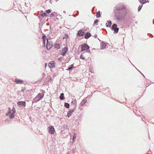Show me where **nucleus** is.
<instances>
[{
	"instance_id": "1",
	"label": "nucleus",
	"mask_w": 154,
	"mask_h": 154,
	"mask_svg": "<svg viewBox=\"0 0 154 154\" xmlns=\"http://www.w3.org/2000/svg\"><path fill=\"white\" fill-rule=\"evenodd\" d=\"M117 14L116 18L117 20H123L127 15V9L125 5H122L119 6L117 9Z\"/></svg>"
},
{
	"instance_id": "2",
	"label": "nucleus",
	"mask_w": 154,
	"mask_h": 154,
	"mask_svg": "<svg viewBox=\"0 0 154 154\" xmlns=\"http://www.w3.org/2000/svg\"><path fill=\"white\" fill-rule=\"evenodd\" d=\"M9 111L7 113L6 115L8 116L10 114L9 118L10 119H13L14 118V115L16 113V110L13 107V108L11 110L10 107L8 108Z\"/></svg>"
},
{
	"instance_id": "3",
	"label": "nucleus",
	"mask_w": 154,
	"mask_h": 154,
	"mask_svg": "<svg viewBox=\"0 0 154 154\" xmlns=\"http://www.w3.org/2000/svg\"><path fill=\"white\" fill-rule=\"evenodd\" d=\"M44 92L39 93L32 100V103H36L41 100L44 97Z\"/></svg>"
},
{
	"instance_id": "4",
	"label": "nucleus",
	"mask_w": 154,
	"mask_h": 154,
	"mask_svg": "<svg viewBox=\"0 0 154 154\" xmlns=\"http://www.w3.org/2000/svg\"><path fill=\"white\" fill-rule=\"evenodd\" d=\"M50 40V39H46L47 42L46 47L48 50H49L52 48L53 46V43Z\"/></svg>"
},
{
	"instance_id": "5",
	"label": "nucleus",
	"mask_w": 154,
	"mask_h": 154,
	"mask_svg": "<svg viewBox=\"0 0 154 154\" xmlns=\"http://www.w3.org/2000/svg\"><path fill=\"white\" fill-rule=\"evenodd\" d=\"M117 25L116 24H114L112 26V29L114 30V33H117L118 32L119 28H117Z\"/></svg>"
},
{
	"instance_id": "6",
	"label": "nucleus",
	"mask_w": 154,
	"mask_h": 154,
	"mask_svg": "<svg viewBox=\"0 0 154 154\" xmlns=\"http://www.w3.org/2000/svg\"><path fill=\"white\" fill-rule=\"evenodd\" d=\"M89 48V47L86 44H84L82 45L81 46L82 51H85V50L88 49Z\"/></svg>"
},
{
	"instance_id": "7",
	"label": "nucleus",
	"mask_w": 154,
	"mask_h": 154,
	"mask_svg": "<svg viewBox=\"0 0 154 154\" xmlns=\"http://www.w3.org/2000/svg\"><path fill=\"white\" fill-rule=\"evenodd\" d=\"M55 63L54 61H51L48 63V66L50 68L55 67Z\"/></svg>"
},
{
	"instance_id": "8",
	"label": "nucleus",
	"mask_w": 154,
	"mask_h": 154,
	"mask_svg": "<svg viewBox=\"0 0 154 154\" xmlns=\"http://www.w3.org/2000/svg\"><path fill=\"white\" fill-rule=\"evenodd\" d=\"M49 132L51 134H53L55 133L54 128L53 126H51L49 127Z\"/></svg>"
},
{
	"instance_id": "9",
	"label": "nucleus",
	"mask_w": 154,
	"mask_h": 154,
	"mask_svg": "<svg viewBox=\"0 0 154 154\" xmlns=\"http://www.w3.org/2000/svg\"><path fill=\"white\" fill-rule=\"evenodd\" d=\"M18 105L20 107L22 106H25L26 102L25 101H20L18 102L17 103Z\"/></svg>"
},
{
	"instance_id": "10",
	"label": "nucleus",
	"mask_w": 154,
	"mask_h": 154,
	"mask_svg": "<svg viewBox=\"0 0 154 154\" xmlns=\"http://www.w3.org/2000/svg\"><path fill=\"white\" fill-rule=\"evenodd\" d=\"M74 110V109H71L68 112L67 116L69 118L71 116Z\"/></svg>"
},
{
	"instance_id": "11",
	"label": "nucleus",
	"mask_w": 154,
	"mask_h": 154,
	"mask_svg": "<svg viewBox=\"0 0 154 154\" xmlns=\"http://www.w3.org/2000/svg\"><path fill=\"white\" fill-rule=\"evenodd\" d=\"M68 51V49L66 47H65L62 50L63 53L62 54L63 56H64L65 55L66 53Z\"/></svg>"
},
{
	"instance_id": "12",
	"label": "nucleus",
	"mask_w": 154,
	"mask_h": 154,
	"mask_svg": "<svg viewBox=\"0 0 154 154\" xmlns=\"http://www.w3.org/2000/svg\"><path fill=\"white\" fill-rule=\"evenodd\" d=\"M84 33V30H81L78 32V34L79 36H82L83 35Z\"/></svg>"
},
{
	"instance_id": "13",
	"label": "nucleus",
	"mask_w": 154,
	"mask_h": 154,
	"mask_svg": "<svg viewBox=\"0 0 154 154\" xmlns=\"http://www.w3.org/2000/svg\"><path fill=\"white\" fill-rule=\"evenodd\" d=\"M85 36L86 39H88L91 36V34L89 32H87L85 35Z\"/></svg>"
},
{
	"instance_id": "14",
	"label": "nucleus",
	"mask_w": 154,
	"mask_h": 154,
	"mask_svg": "<svg viewBox=\"0 0 154 154\" xmlns=\"http://www.w3.org/2000/svg\"><path fill=\"white\" fill-rule=\"evenodd\" d=\"M87 100L86 99H84L80 103V105L81 106H83V105L86 103Z\"/></svg>"
},
{
	"instance_id": "15",
	"label": "nucleus",
	"mask_w": 154,
	"mask_h": 154,
	"mask_svg": "<svg viewBox=\"0 0 154 154\" xmlns=\"http://www.w3.org/2000/svg\"><path fill=\"white\" fill-rule=\"evenodd\" d=\"M106 44L104 43H102L101 44V49H104L106 47Z\"/></svg>"
},
{
	"instance_id": "16",
	"label": "nucleus",
	"mask_w": 154,
	"mask_h": 154,
	"mask_svg": "<svg viewBox=\"0 0 154 154\" xmlns=\"http://www.w3.org/2000/svg\"><path fill=\"white\" fill-rule=\"evenodd\" d=\"M15 82L17 83H22L23 81L21 80H20L18 79H16L15 80Z\"/></svg>"
},
{
	"instance_id": "17",
	"label": "nucleus",
	"mask_w": 154,
	"mask_h": 154,
	"mask_svg": "<svg viewBox=\"0 0 154 154\" xmlns=\"http://www.w3.org/2000/svg\"><path fill=\"white\" fill-rule=\"evenodd\" d=\"M107 22L108 23H106V26L107 27H110L111 26V24H112L111 21H108Z\"/></svg>"
},
{
	"instance_id": "18",
	"label": "nucleus",
	"mask_w": 154,
	"mask_h": 154,
	"mask_svg": "<svg viewBox=\"0 0 154 154\" xmlns=\"http://www.w3.org/2000/svg\"><path fill=\"white\" fill-rule=\"evenodd\" d=\"M54 47L55 48L59 49L60 48V45L59 44H56L55 45Z\"/></svg>"
},
{
	"instance_id": "19",
	"label": "nucleus",
	"mask_w": 154,
	"mask_h": 154,
	"mask_svg": "<svg viewBox=\"0 0 154 154\" xmlns=\"http://www.w3.org/2000/svg\"><path fill=\"white\" fill-rule=\"evenodd\" d=\"M64 94L63 93H61L60 94V99L61 100H63L64 98Z\"/></svg>"
},
{
	"instance_id": "20",
	"label": "nucleus",
	"mask_w": 154,
	"mask_h": 154,
	"mask_svg": "<svg viewBox=\"0 0 154 154\" xmlns=\"http://www.w3.org/2000/svg\"><path fill=\"white\" fill-rule=\"evenodd\" d=\"M64 106L67 108H68L69 107V103H65L64 104Z\"/></svg>"
},
{
	"instance_id": "21",
	"label": "nucleus",
	"mask_w": 154,
	"mask_h": 154,
	"mask_svg": "<svg viewBox=\"0 0 154 154\" xmlns=\"http://www.w3.org/2000/svg\"><path fill=\"white\" fill-rule=\"evenodd\" d=\"M45 35H43L42 36L43 43L45 45L46 43V39L45 38Z\"/></svg>"
},
{
	"instance_id": "22",
	"label": "nucleus",
	"mask_w": 154,
	"mask_h": 154,
	"mask_svg": "<svg viewBox=\"0 0 154 154\" xmlns=\"http://www.w3.org/2000/svg\"><path fill=\"white\" fill-rule=\"evenodd\" d=\"M148 0H141L140 2L141 3L143 4L146 2Z\"/></svg>"
},
{
	"instance_id": "23",
	"label": "nucleus",
	"mask_w": 154,
	"mask_h": 154,
	"mask_svg": "<svg viewBox=\"0 0 154 154\" xmlns=\"http://www.w3.org/2000/svg\"><path fill=\"white\" fill-rule=\"evenodd\" d=\"M100 11H98L97 13L96 16L97 18L100 17Z\"/></svg>"
},
{
	"instance_id": "24",
	"label": "nucleus",
	"mask_w": 154,
	"mask_h": 154,
	"mask_svg": "<svg viewBox=\"0 0 154 154\" xmlns=\"http://www.w3.org/2000/svg\"><path fill=\"white\" fill-rule=\"evenodd\" d=\"M143 6V5H139V6L138 7V11H139L141 10L142 7Z\"/></svg>"
},
{
	"instance_id": "25",
	"label": "nucleus",
	"mask_w": 154,
	"mask_h": 154,
	"mask_svg": "<svg viewBox=\"0 0 154 154\" xmlns=\"http://www.w3.org/2000/svg\"><path fill=\"white\" fill-rule=\"evenodd\" d=\"M70 67H69L68 69H67V70H69L71 69H72L73 68V64L71 65L70 66Z\"/></svg>"
},
{
	"instance_id": "26",
	"label": "nucleus",
	"mask_w": 154,
	"mask_h": 154,
	"mask_svg": "<svg viewBox=\"0 0 154 154\" xmlns=\"http://www.w3.org/2000/svg\"><path fill=\"white\" fill-rule=\"evenodd\" d=\"M41 15L43 17H44L45 16H47V15L45 13H44L42 14H41Z\"/></svg>"
},
{
	"instance_id": "27",
	"label": "nucleus",
	"mask_w": 154,
	"mask_h": 154,
	"mask_svg": "<svg viewBox=\"0 0 154 154\" xmlns=\"http://www.w3.org/2000/svg\"><path fill=\"white\" fill-rule=\"evenodd\" d=\"M51 10H50V9L47 10L46 11V12L47 13H49L51 12Z\"/></svg>"
},
{
	"instance_id": "28",
	"label": "nucleus",
	"mask_w": 154,
	"mask_h": 154,
	"mask_svg": "<svg viewBox=\"0 0 154 154\" xmlns=\"http://www.w3.org/2000/svg\"><path fill=\"white\" fill-rule=\"evenodd\" d=\"M76 136H73V142H74L75 140V139H76Z\"/></svg>"
},
{
	"instance_id": "29",
	"label": "nucleus",
	"mask_w": 154,
	"mask_h": 154,
	"mask_svg": "<svg viewBox=\"0 0 154 154\" xmlns=\"http://www.w3.org/2000/svg\"><path fill=\"white\" fill-rule=\"evenodd\" d=\"M98 22V20L97 19H96L94 21V23L96 24Z\"/></svg>"
},
{
	"instance_id": "30",
	"label": "nucleus",
	"mask_w": 154,
	"mask_h": 154,
	"mask_svg": "<svg viewBox=\"0 0 154 154\" xmlns=\"http://www.w3.org/2000/svg\"><path fill=\"white\" fill-rule=\"evenodd\" d=\"M80 58L82 59H85V58L83 57V56L82 55H81L80 56Z\"/></svg>"
},
{
	"instance_id": "31",
	"label": "nucleus",
	"mask_w": 154,
	"mask_h": 154,
	"mask_svg": "<svg viewBox=\"0 0 154 154\" xmlns=\"http://www.w3.org/2000/svg\"><path fill=\"white\" fill-rule=\"evenodd\" d=\"M68 37V35L66 34L65 36V37L63 38V39L64 38H67V37Z\"/></svg>"
},
{
	"instance_id": "32",
	"label": "nucleus",
	"mask_w": 154,
	"mask_h": 154,
	"mask_svg": "<svg viewBox=\"0 0 154 154\" xmlns=\"http://www.w3.org/2000/svg\"><path fill=\"white\" fill-rule=\"evenodd\" d=\"M54 15V14L53 13H51V17H53Z\"/></svg>"
},
{
	"instance_id": "33",
	"label": "nucleus",
	"mask_w": 154,
	"mask_h": 154,
	"mask_svg": "<svg viewBox=\"0 0 154 154\" xmlns=\"http://www.w3.org/2000/svg\"><path fill=\"white\" fill-rule=\"evenodd\" d=\"M72 152H73V153L75 152V149H73L72 150Z\"/></svg>"
},
{
	"instance_id": "34",
	"label": "nucleus",
	"mask_w": 154,
	"mask_h": 154,
	"mask_svg": "<svg viewBox=\"0 0 154 154\" xmlns=\"http://www.w3.org/2000/svg\"><path fill=\"white\" fill-rule=\"evenodd\" d=\"M97 35H94V37L95 38H96L97 37Z\"/></svg>"
},
{
	"instance_id": "35",
	"label": "nucleus",
	"mask_w": 154,
	"mask_h": 154,
	"mask_svg": "<svg viewBox=\"0 0 154 154\" xmlns=\"http://www.w3.org/2000/svg\"><path fill=\"white\" fill-rule=\"evenodd\" d=\"M47 63H46L45 64V67H46V66H47Z\"/></svg>"
},
{
	"instance_id": "36",
	"label": "nucleus",
	"mask_w": 154,
	"mask_h": 154,
	"mask_svg": "<svg viewBox=\"0 0 154 154\" xmlns=\"http://www.w3.org/2000/svg\"><path fill=\"white\" fill-rule=\"evenodd\" d=\"M76 133H74V136H75V135H76Z\"/></svg>"
},
{
	"instance_id": "37",
	"label": "nucleus",
	"mask_w": 154,
	"mask_h": 154,
	"mask_svg": "<svg viewBox=\"0 0 154 154\" xmlns=\"http://www.w3.org/2000/svg\"><path fill=\"white\" fill-rule=\"evenodd\" d=\"M21 91H22V92H23L24 91V90H23V89H22L21 90Z\"/></svg>"
},
{
	"instance_id": "38",
	"label": "nucleus",
	"mask_w": 154,
	"mask_h": 154,
	"mask_svg": "<svg viewBox=\"0 0 154 154\" xmlns=\"http://www.w3.org/2000/svg\"><path fill=\"white\" fill-rule=\"evenodd\" d=\"M64 12H65V11H63Z\"/></svg>"
}]
</instances>
